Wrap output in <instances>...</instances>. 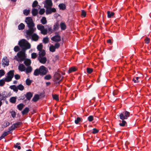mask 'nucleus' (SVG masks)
<instances>
[{
  "label": "nucleus",
  "instance_id": "nucleus-1",
  "mask_svg": "<svg viewBox=\"0 0 151 151\" xmlns=\"http://www.w3.org/2000/svg\"><path fill=\"white\" fill-rule=\"evenodd\" d=\"M25 22L29 28L28 29L26 30V33L29 35L34 32L36 30V28L35 27V24L33 22L32 18L30 17H26L25 20Z\"/></svg>",
  "mask_w": 151,
  "mask_h": 151
},
{
  "label": "nucleus",
  "instance_id": "nucleus-2",
  "mask_svg": "<svg viewBox=\"0 0 151 151\" xmlns=\"http://www.w3.org/2000/svg\"><path fill=\"white\" fill-rule=\"evenodd\" d=\"M18 45L22 49L21 51L25 52L26 50L31 48V45L26 40L23 39L20 40Z\"/></svg>",
  "mask_w": 151,
  "mask_h": 151
},
{
  "label": "nucleus",
  "instance_id": "nucleus-3",
  "mask_svg": "<svg viewBox=\"0 0 151 151\" xmlns=\"http://www.w3.org/2000/svg\"><path fill=\"white\" fill-rule=\"evenodd\" d=\"M48 70L44 66L42 65L39 69H36L34 72V75L37 76L40 75V76L45 75L47 73Z\"/></svg>",
  "mask_w": 151,
  "mask_h": 151
},
{
  "label": "nucleus",
  "instance_id": "nucleus-4",
  "mask_svg": "<svg viewBox=\"0 0 151 151\" xmlns=\"http://www.w3.org/2000/svg\"><path fill=\"white\" fill-rule=\"evenodd\" d=\"M25 52L20 51L18 52L17 55L15 56L14 58V60H16L19 62H22L25 60Z\"/></svg>",
  "mask_w": 151,
  "mask_h": 151
},
{
  "label": "nucleus",
  "instance_id": "nucleus-5",
  "mask_svg": "<svg viewBox=\"0 0 151 151\" xmlns=\"http://www.w3.org/2000/svg\"><path fill=\"white\" fill-rule=\"evenodd\" d=\"M25 36L28 40L31 39L32 41L35 42L37 41L39 39V36L37 34L34 33V32L29 35L26 33Z\"/></svg>",
  "mask_w": 151,
  "mask_h": 151
},
{
  "label": "nucleus",
  "instance_id": "nucleus-6",
  "mask_svg": "<svg viewBox=\"0 0 151 151\" xmlns=\"http://www.w3.org/2000/svg\"><path fill=\"white\" fill-rule=\"evenodd\" d=\"M130 113L127 111H125L121 113L119 115V118L121 120L127 119L130 116Z\"/></svg>",
  "mask_w": 151,
  "mask_h": 151
},
{
  "label": "nucleus",
  "instance_id": "nucleus-7",
  "mask_svg": "<svg viewBox=\"0 0 151 151\" xmlns=\"http://www.w3.org/2000/svg\"><path fill=\"white\" fill-rule=\"evenodd\" d=\"M14 70H12L9 71L7 73V76L5 78V81L7 82H9L12 81L14 76Z\"/></svg>",
  "mask_w": 151,
  "mask_h": 151
},
{
  "label": "nucleus",
  "instance_id": "nucleus-8",
  "mask_svg": "<svg viewBox=\"0 0 151 151\" xmlns=\"http://www.w3.org/2000/svg\"><path fill=\"white\" fill-rule=\"evenodd\" d=\"M38 29L41 31V33L43 35H46L47 33V29H45L44 26L41 24H39L37 25Z\"/></svg>",
  "mask_w": 151,
  "mask_h": 151
},
{
  "label": "nucleus",
  "instance_id": "nucleus-9",
  "mask_svg": "<svg viewBox=\"0 0 151 151\" xmlns=\"http://www.w3.org/2000/svg\"><path fill=\"white\" fill-rule=\"evenodd\" d=\"M62 79V78L61 75L58 72H56L54 75L55 83L56 84H59Z\"/></svg>",
  "mask_w": 151,
  "mask_h": 151
},
{
  "label": "nucleus",
  "instance_id": "nucleus-10",
  "mask_svg": "<svg viewBox=\"0 0 151 151\" xmlns=\"http://www.w3.org/2000/svg\"><path fill=\"white\" fill-rule=\"evenodd\" d=\"M22 124V123L21 122H18L14 124L12 126L9 127V131L14 130L16 128L18 127L19 126L21 125Z\"/></svg>",
  "mask_w": 151,
  "mask_h": 151
},
{
  "label": "nucleus",
  "instance_id": "nucleus-11",
  "mask_svg": "<svg viewBox=\"0 0 151 151\" xmlns=\"http://www.w3.org/2000/svg\"><path fill=\"white\" fill-rule=\"evenodd\" d=\"M51 40L55 42H58L61 41V37L59 34H58L57 35L52 37L51 38Z\"/></svg>",
  "mask_w": 151,
  "mask_h": 151
},
{
  "label": "nucleus",
  "instance_id": "nucleus-12",
  "mask_svg": "<svg viewBox=\"0 0 151 151\" xmlns=\"http://www.w3.org/2000/svg\"><path fill=\"white\" fill-rule=\"evenodd\" d=\"M2 65L4 67L8 66L9 65V61L6 57H4L2 60Z\"/></svg>",
  "mask_w": 151,
  "mask_h": 151
},
{
  "label": "nucleus",
  "instance_id": "nucleus-13",
  "mask_svg": "<svg viewBox=\"0 0 151 151\" xmlns=\"http://www.w3.org/2000/svg\"><path fill=\"white\" fill-rule=\"evenodd\" d=\"M56 12V9L55 8H52L51 7H49L46 9V14L47 15H48Z\"/></svg>",
  "mask_w": 151,
  "mask_h": 151
},
{
  "label": "nucleus",
  "instance_id": "nucleus-14",
  "mask_svg": "<svg viewBox=\"0 0 151 151\" xmlns=\"http://www.w3.org/2000/svg\"><path fill=\"white\" fill-rule=\"evenodd\" d=\"M52 5V1L51 0H46L44 4V7L46 8L51 7Z\"/></svg>",
  "mask_w": 151,
  "mask_h": 151
},
{
  "label": "nucleus",
  "instance_id": "nucleus-15",
  "mask_svg": "<svg viewBox=\"0 0 151 151\" xmlns=\"http://www.w3.org/2000/svg\"><path fill=\"white\" fill-rule=\"evenodd\" d=\"M33 93L31 92H28L26 93L25 95L26 98V99L24 100L26 101L27 100L28 101H30L32 97Z\"/></svg>",
  "mask_w": 151,
  "mask_h": 151
},
{
  "label": "nucleus",
  "instance_id": "nucleus-16",
  "mask_svg": "<svg viewBox=\"0 0 151 151\" xmlns=\"http://www.w3.org/2000/svg\"><path fill=\"white\" fill-rule=\"evenodd\" d=\"M38 59L40 63L43 64H45L47 61V58L45 57H38Z\"/></svg>",
  "mask_w": 151,
  "mask_h": 151
},
{
  "label": "nucleus",
  "instance_id": "nucleus-17",
  "mask_svg": "<svg viewBox=\"0 0 151 151\" xmlns=\"http://www.w3.org/2000/svg\"><path fill=\"white\" fill-rule=\"evenodd\" d=\"M18 69L19 71L23 72L25 70L26 67L23 64H20L18 66Z\"/></svg>",
  "mask_w": 151,
  "mask_h": 151
},
{
  "label": "nucleus",
  "instance_id": "nucleus-18",
  "mask_svg": "<svg viewBox=\"0 0 151 151\" xmlns=\"http://www.w3.org/2000/svg\"><path fill=\"white\" fill-rule=\"evenodd\" d=\"M59 28V24L58 22H56L53 25V29L54 31L58 30Z\"/></svg>",
  "mask_w": 151,
  "mask_h": 151
},
{
  "label": "nucleus",
  "instance_id": "nucleus-19",
  "mask_svg": "<svg viewBox=\"0 0 151 151\" xmlns=\"http://www.w3.org/2000/svg\"><path fill=\"white\" fill-rule=\"evenodd\" d=\"M24 63L27 66H30L31 64V60L29 59H26L24 60Z\"/></svg>",
  "mask_w": 151,
  "mask_h": 151
},
{
  "label": "nucleus",
  "instance_id": "nucleus-20",
  "mask_svg": "<svg viewBox=\"0 0 151 151\" xmlns=\"http://www.w3.org/2000/svg\"><path fill=\"white\" fill-rule=\"evenodd\" d=\"M32 68L30 66H27V68H26L25 72L26 74H27L29 73H30L32 72Z\"/></svg>",
  "mask_w": 151,
  "mask_h": 151
},
{
  "label": "nucleus",
  "instance_id": "nucleus-21",
  "mask_svg": "<svg viewBox=\"0 0 151 151\" xmlns=\"http://www.w3.org/2000/svg\"><path fill=\"white\" fill-rule=\"evenodd\" d=\"M9 133V131L5 132L2 134L1 136L0 137V140L3 139L5 137L8 135Z\"/></svg>",
  "mask_w": 151,
  "mask_h": 151
},
{
  "label": "nucleus",
  "instance_id": "nucleus-22",
  "mask_svg": "<svg viewBox=\"0 0 151 151\" xmlns=\"http://www.w3.org/2000/svg\"><path fill=\"white\" fill-rule=\"evenodd\" d=\"M60 26L62 30H64L66 28V26L65 22H61L60 24Z\"/></svg>",
  "mask_w": 151,
  "mask_h": 151
},
{
  "label": "nucleus",
  "instance_id": "nucleus-23",
  "mask_svg": "<svg viewBox=\"0 0 151 151\" xmlns=\"http://www.w3.org/2000/svg\"><path fill=\"white\" fill-rule=\"evenodd\" d=\"M40 96L38 94H35L33 98L32 99V101H33L34 102H36L39 99Z\"/></svg>",
  "mask_w": 151,
  "mask_h": 151
},
{
  "label": "nucleus",
  "instance_id": "nucleus-24",
  "mask_svg": "<svg viewBox=\"0 0 151 151\" xmlns=\"http://www.w3.org/2000/svg\"><path fill=\"white\" fill-rule=\"evenodd\" d=\"M32 14L34 16H36L38 13V9H33L32 10Z\"/></svg>",
  "mask_w": 151,
  "mask_h": 151
},
{
  "label": "nucleus",
  "instance_id": "nucleus-25",
  "mask_svg": "<svg viewBox=\"0 0 151 151\" xmlns=\"http://www.w3.org/2000/svg\"><path fill=\"white\" fill-rule=\"evenodd\" d=\"M46 26L47 27L48 29H47V33H49L50 34H51L53 31V29L52 30V27L51 26L49 25H46Z\"/></svg>",
  "mask_w": 151,
  "mask_h": 151
},
{
  "label": "nucleus",
  "instance_id": "nucleus-26",
  "mask_svg": "<svg viewBox=\"0 0 151 151\" xmlns=\"http://www.w3.org/2000/svg\"><path fill=\"white\" fill-rule=\"evenodd\" d=\"M17 97H12L10 99L9 101L12 103H15L16 101Z\"/></svg>",
  "mask_w": 151,
  "mask_h": 151
},
{
  "label": "nucleus",
  "instance_id": "nucleus-27",
  "mask_svg": "<svg viewBox=\"0 0 151 151\" xmlns=\"http://www.w3.org/2000/svg\"><path fill=\"white\" fill-rule=\"evenodd\" d=\"M39 56L38 57H42L45 55V52L44 50H42L39 51Z\"/></svg>",
  "mask_w": 151,
  "mask_h": 151
},
{
  "label": "nucleus",
  "instance_id": "nucleus-28",
  "mask_svg": "<svg viewBox=\"0 0 151 151\" xmlns=\"http://www.w3.org/2000/svg\"><path fill=\"white\" fill-rule=\"evenodd\" d=\"M29 111V109L27 107H26L22 111V113L23 115L27 113Z\"/></svg>",
  "mask_w": 151,
  "mask_h": 151
},
{
  "label": "nucleus",
  "instance_id": "nucleus-29",
  "mask_svg": "<svg viewBox=\"0 0 151 151\" xmlns=\"http://www.w3.org/2000/svg\"><path fill=\"white\" fill-rule=\"evenodd\" d=\"M10 88L14 92H17L18 91L17 88L15 85H13L10 86Z\"/></svg>",
  "mask_w": 151,
  "mask_h": 151
},
{
  "label": "nucleus",
  "instance_id": "nucleus-30",
  "mask_svg": "<svg viewBox=\"0 0 151 151\" xmlns=\"http://www.w3.org/2000/svg\"><path fill=\"white\" fill-rule=\"evenodd\" d=\"M40 22L41 23L43 24H46L47 21L46 17H42L40 20Z\"/></svg>",
  "mask_w": 151,
  "mask_h": 151
},
{
  "label": "nucleus",
  "instance_id": "nucleus-31",
  "mask_svg": "<svg viewBox=\"0 0 151 151\" xmlns=\"http://www.w3.org/2000/svg\"><path fill=\"white\" fill-rule=\"evenodd\" d=\"M25 25L23 23H21L18 26V28L19 30H22L24 29Z\"/></svg>",
  "mask_w": 151,
  "mask_h": 151
},
{
  "label": "nucleus",
  "instance_id": "nucleus-32",
  "mask_svg": "<svg viewBox=\"0 0 151 151\" xmlns=\"http://www.w3.org/2000/svg\"><path fill=\"white\" fill-rule=\"evenodd\" d=\"M24 106L23 104L20 103L17 106V109L21 111L24 107Z\"/></svg>",
  "mask_w": 151,
  "mask_h": 151
},
{
  "label": "nucleus",
  "instance_id": "nucleus-33",
  "mask_svg": "<svg viewBox=\"0 0 151 151\" xmlns=\"http://www.w3.org/2000/svg\"><path fill=\"white\" fill-rule=\"evenodd\" d=\"M107 17L109 18L111 17L114 15V13L113 12L108 11L107 12Z\"/></svg>",
  "mask_w": 151,
  "mask_h": 151
},
{
  "label": "nucleus",
  "instance_id": "nucleus-34",
  "mask_svg": "<svg viewBox=\"0 0 151 151\" xmlns=\"http://www.w3.org/2000/svg\"><path fill=\"white\" fill-rule=\"evenodd\" d=\"M58 6L60 9L62 10H64L66 8V6L65 5L63 4H60Z\"/></svg>",
  "mask_w": 151,
  "mask_h": 151
},
{
  "label": "nucleus",
  "instance_id": "nucleus-35",
  "mask_svg": "<svg viewBox=\"0 0 151 151\" xmlns=\"http://www.w3.org/2000/svg\"><path fill=\"white\" fill-rule=\"evenodd\" d=\"M121 121H120V122L119 124V125L120 126L122 127H124L125 126L126 124H127L126 121L124 120H122Z\"/></svg>",
  "mask_w": 151,
  "mask_h": 151
},
{
  "label": "nucleus",
  "instance_id": "nucleus-36",
  "mask_svg": "<svg viewBox=\"0 0 151 151\" xmlns=\"http://www.w3.org/2000/svg\"><path fill=\"white\" fill-rule=\"evenodd\" d=\"M55 48L54 46L53 45H51L50 47V51L52 52H54L55 51Z\"/></svg>",
  "mask_w": 151,
  "mask_h": 151
},
{
  "label": "nucleus",
  "instance_id": "nucleus-37",
  "mask_svg": "<svg viewBox=\"0 0 151 151\" xmlns=\"http://www.w3.org/2000/svg\"><path fill=\"white\" fill-rule=\"evenodd\" d=\"M17 90L19 89L20 91H23L24 89V87L23 85L21 84H19L17 86Z\"/></svg>",
  "mask_w": 151,
  "mask_h": 151
},
{
  "label": "nucleus",
  "instance_id": "nucleus-38",
  "mask_svg": "<svg viewBox=\"0 0 151 151\" xmlns=\"http://www.w3.org/2000/svg\"><path fill=\"white\" fill-rule=\"evenodd\" d=\"M82 120L81 118L78 117L76 118V119L75 121V123L76 124H78V123L80 122H82Z\"/></svg>",
  "mask_w": 151,
  "mask_h": 151
},
{
  "label": "nucleus",
  "instance_id": "nucleus-39",
  "mask_svg": "<svg viewBox=\"0 0 151 151\" xmlns=\"http://www.w3.org/2000/svg\"><path fill=\"white\" fill-rule=\"evenodd\" d=\"M5 78L0 80V86H2L4 85L5 83Z\"/></svg>",
  "mask_w": 151,
  "mask_h": 151
},
{
  "label": "nucleus",
  "instance_id": "nucleus-40",
  "mask_svg": "<svg viewBox=\"0 0 151 151\" xmlns=\"http://www.w3.org/2000/svg\"><path fill=\"white\" fill-rule=\"evenodd\" d=\"M43 42L45 43H47L49 42V38L47 37H46L43 38Z\"/></svg>",
  "mask_w": 151,
  "mask_h": 151
},
{
  "label": "nucleus",
  "instance_id": "nucleus-41",
  "mask_svg": "<svg viewBox=\"0 0 151 151\" xmlns=\"http://www.w3.org/2000/svg\"><path fill=\"white\" fill-rule=\"evenodd\" d=\"M76 70V68L75 67H72L69 69L68 72L69 73H72L73 72L75 71Z\"/></svg>",
  "mask_w": 151,
  "mask_h": 151
},
{
  "label": "nucleus",
  "instance_id": "nucleus-42",
  "mask_svg": "<svg viewBox=\"0 0 151 151\" xmlns=\"http://www.w3.org/2000/svg\"><path fill=\"white\" fill-rule=\"evenodd\" d=\"M26 98L25 94H23L21 95L20 97L18 98V100H24Z\"/></svg>",
  "mask_w": 151,
  "mask_h": 151
},
{
  "label": "nucleus",
  "instance_id": "nucleus-43",
  "mask_svg": "<svg viewBox=\"0 0 151 151\" xmlns=\"http://www.w3.org/2000/svg\"><path fill=\"white\" fill-rule=\"evenodd\" d=\"M29 10L24 9L23 10V14L27 16L29 13Z\"/></svg>",
  "mask_w": 151,
  "mask_h": 151
},
{
  "label": "nucleus",
  "instance_id": "nucleus-44",
  "mask_svg": "<svg viewBox=\"0 0 151 151\" xmlns=\"http://www.w3.org/2000/svg\"><path fill=\"white\" fill-rule=\"evenodd\" d=\"M26 84L28 86H29L31 85L32 81L29 78H27L26 81Z\"/></svg>",
  "mask_w": 151,
  "mask_h": 151
},
{
  "label": "nucleus",
  "instance_id": "nucleus-45",
  "mask_svg": "<svg viewBox=\"0 0 151 151\" xmlns=\"http://www.w3.org/2000/svg\"><path fill=\"white\" fill-rule=\"evenodd\" d=\"M42 45L41 44L39 45L37 47V48L39 51L42 50Z\"/></svg>",
  "mask_w": 151,
  "mask_h": 151
},
{
  "label": "nucleus",
  "instance_id": "nucleus-46",
  "mask_svg": "<svg viewBox=\"0 0 151 151\" xmlns=\"http://www.w3.org/2000/svg\"><path fill=\"white\" fill-rule=\"evenodd\" d=\"M139 78V77H136V79H135L134 78H133L132 81L134 83H139V81L138 80Z\"/></svg>",
  "mask_w": 151,
  "mask_h": 151
},
{
  "label": "nucleus",
  "instance_id": "nucleus-47",
  "mask_svg": "<svg viewBox=\"0 0 151 151\" xmlns=\"http://www.w3.org/2000/svg\"><path fill=\"white\" fill-rule=\"evenodd\" d=\"M7 96H6L1 95L0 94V101L5 99Z\"/></svg>",
  "mask_w": 151,
  "mask_h": 151
},
{
  "label": "nucleus",
  "instance_id": "nucleus-48",
  "mask_svg": "<svg viewBox=\"0 0 151 151\" xmlns=\"http://www.w3.org/2000/svg\"><path fill=\"white\" fill-rule=\"evenodd\" d=\"M14 50L15 52H17L20 50V49L18 46H16L14 47Z\"/></svg>",
  "mask_w": 151,
  "mask_h": 151
},
{
  "label": "nucleus",
  "instance_id": "nucleus-49",
  "mask_svg": "<svg viewBox=\"0 0 151 151\" xmlns=\"http://www.w3.org/2000/svg\"><path fill=\"white\" fill-rule=\"evenodd\" d=\"M51 78V76L50 75H46L44 77V79L45 80H49Z\"/></svg>",
  "mask_w": 151,
  "mask_h": 151
},
{
  "label": "nucleus",
  "instance_id": "nucleus-50",
  "mask_svg": "<svg viewBox=\"0 0 151 151\" xmlns=\"http://www.w3.org/2000/svg\"><path fill=\"white\" fill-rule=\"evenodd\" d=\"M38 2L37 1H34L32 3V6L33 7H35L37 6Z\"/></svg>",
  "mask_w": 151,
  "mask_h": 151
},
{
  "label": "nucleus",
  "instance_id": "nucleus-51",
  "mask_svg": "<svg viewBox=\"0 0 151 151\" xmlns=\"http://www.w3.org/2000/svg\"><path fill=\"white\" fill-rule=\"evenodd\" d=\"M52 97H53V99H54L56 100H57V101L59 100V98H58V95H52Z\"/></svg>",
  "mask_w": 151,
  "mask_h": 151
},
{
  "label": "nucleus",
  "instance_id": "nucleus-52",
  "mask_svg": "<svg viewBox=\"0 0 151 151\" xmlns=\"http://www.w3.org/2000/svg\"><path fill=\"white\" fill-rule=\"evenodd\" d=\"M87 72L88 73H91L93 71V69L90 68H87L86 69Z\"/></svg>",
  "mask_w": 151,
  "mask_h": 151
},
{
  "label": "nucleus",
  "instance_id": "nucleus-53",
  "mask_svg": "<svg viewBox=\"0 0 151 151\" xmlns=\"http://www.w3.org/2000/svg\"><path fill=\"white\" fill-rule=\"evenodd\" d=\"M99 131L98 129L95 128L93 129L91 132L93 134H95L98 132Z\"/></svg>",
  "mask_w": 151,
  "mask_h": 151
},
{
  "label": "nucleus",
  "instance_id": "nucleus-54",
  "mask_svg": "<svg viewBox=\"0 0 151 151\" xmlns=\"http://www.w3.org/2000/svg\"><path fill=\"white\" fill-rule=\"evenodd\" d=\"M37 56V54L35 52H33L31 54V58L32 59L35 58Z\"/></svg>",
  "mask_w": 151,
  "mask_h": 151
},
{
  "label": "nucleus",
  "instance_id": "nucleus-55",
  "mask_svg": "<svg viewBox=\"0 0 151 151\" xmlns=\"http://www.w3.org/2000/svg\"><path fill=\"white\" fill-rule=\"evenodd\" d=\"M45 9L43 8L41 9L40 10L39 12V13L40 15H42L44 14V13H45Z\"/></svg>",
  "mask_w": 151,
  "mask_h": 151
},
{
  "label": "nucleus",
  "instance_id": "nucleus-56",
  "mask_svg": "<svg viewBox=\"0 0 151 151\" xmlns=\"http://www.w3.org/2000/svg\"><path fill=\"white\" fill-rule=\"evenodd\" d=\"M5 74V72L3 70H0V77L4 76Z\"/></svg>",
  "mask_w": 151,
  "mask_h": 151
},
{
  "label": "nucleus",
  "instance_id": "nucleus-57",
  "mask_svg": "<svg viewBox=\"0 0 151 151\" xmlns=\"http://www.w3.org/2000/svg\"><path fill=\"white\" fill-rule=\"evenodd\" d=\"M93 119V118L92 116H90L88 118V120L90 122H92Z\"/></svg>",
  "mask_w": 151,
  "mask_h": 151
},
{
  "label": "nucleus",
  "instance_id": "nucleus-58",
  "mask_svg": "<svg viewBox=\"0 0 151 151\" xmlns=\"http://www.w3.org/2000/svg\"><path fill=\"white\" fill-rule=\"evenodd\" d=\"M14 78L16 80H19L20 78V76L19 74H16L14 75Z\"/></svg>",
  "mask_w": 151,
  "mask_h": 151
},
{
  "label": "nucleus",
  "instance_id": "nucleus-59",
  "mask_svg": "<svg viewBox=\"0 0 151 151\" xmlns=\"http://www.w3.org/2000/svg\"><path fill=\"white\" fill-rule=\"evenodd\" d=\"M60 45V44L59 43L57 42L54 45V46L55 47V48L58 49L59 48Z\"/></svg>",
  "mask_w": 151,
  "mask_h": 151
},
{
  "label": "nucleus",
  "instance_id": "nucleus-60",
  "mask_svg": "<svg viewBox=\"0 0 151 151\" xmlns=\"http://www.w3.org/2000/svg\"><path fill=\"white\" fill-rule=\"evenodd\" d=\"M150 39L148 38H147L145 40V43L146 44H148L150 42Z\"/></svg>",
  "mask_w": 151,
  "mask_h": 151
},
{
  "label": "nucleus",
  "instance_id": "nucleus-61",
  "mask_svg": "<svg viewBox=\"0 0 151 151\" xmlns=\"http://www.w3.org/2000/svg\"><path fill=\"white\" fill-rule=\"evenodd\" d=\"M86 12L84 11L83 10H82V14L81 15L83 16V17H85L86 16Z\"/></svg>",
  "mask_w": 151,
  "mask_h": 151
},
{
  "label": "nucleus",
  "instance_id": "nucleus-62",
  "mask_svg": "<svg viewBox=\"0 0 151 151\" xmlns=\"http://www.w3.org/2000/svg\"><path fill=\"white\" fill-rule=\"evenodd\" d=\"M11 115H12V116L13 118H14L15 117L16 115V114L15 112L12 111L11 112Z\"/></svg>",
  "mask_w": 151,
  "mask_h": 151
},
{
  "label": "nucleus",
  "instance_id": "nucleus-63",
  "mask_svg": "<svg viewBox=\"0 0 151 151\" xmlns=\"http://www.w3.org/2000/svg\"><path fill=\"white\" fill-rule=\"evenodd\" d=\"M20 144L18 143L16 144L17 145H15L14 147L15 148H17L18 149L20 150L21 149V147L20 146H18L17 145H19Z\"/></svg>",
  "mask_w": 151,
  "mask_h": 151
},
{
  "label": "nucleus",
  "instance_id": "nucleus-64",
  "mask_svg": "<svg viewBox=\"0 0 151 151\" xmlns=\"http://www.w3.org/2000/svg\"><path fill=\"white\" fill-rule=\"evenodd\" d=\"M5 125H4V126H5V127H6L9 126L10 124V123L9 122L7 121L5 123Z\"/></svg>",
  "mask_w": 151,
  "mask_h": 151
}]
</instances>
